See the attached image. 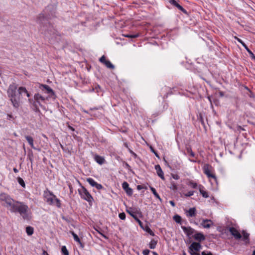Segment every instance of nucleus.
I'll return each mask as SVG.
<instances>
[{
  "mask_svg": "<svg viewBox=\"0 0 255 255\" xmlns=\"http://www.w3.org/2000/svg\"><path fill=\"white\" fill-rule=\"evenodd\" d=\"M55 11L56 5L49 4L37 17L36 22L39 25V30L45 35H52L55 33L53 26L48 21L49 18L55 15Z\"/></svg>",
  "mask_w": 255,
  "mask_h": 255,
  "instance_id": "obj_1",
  "label": "nucleus"
},
{
  "mask_svg": "<svg viewBox=\"0 0 255 255\" xmlns=\"http://www.w3.org/2000/svg\"><path fill=\"white\" fill-rule=\"evenodd\" d=\"M4 206L11 213H18L24 220H29L31 218L29 208L24 202L12 199V201L9 202Z\"/></svg>",
  "mask_w": 255,
  "mask_h": 255,
  "instance_id": "obj_2",
  "label": "nucleus"
},
{
  "mask_svg": "<svg viewBox=\"0 0 255 255\" xmlns=\"http://www.w3.org/2000/svg\"><path fill=\"white\" fill-rule=\"evenodd\" d=\"M7 95L10 98L13 106L18 108L19 106L20 96L17 91V86L14 84L10 85L7 90Z\"/></svg>",
  "mask_w": 255,
  "mask_h": 255,
  "instance_id": "obj_3",
  "label": "nucleus"
},
{
  "mask_svg": "<svg viewBox=\"0 0 255 255\" xmlns=\"http://www.w3.org/2000/svg\"><path fill=\"white\" fill-rule=\"evenodd\" d=\"M78 192L81 198L87 201L90 205L92 204L94 199L85 187L82 186L81 189H78Z\"/></svg>",
  "mask_w": 255,
  "mask_h": 255,
  "instance_id": "obj_4",
  "label": "nucleus"
},
{
  "mask_svg": "<svg viewBox=\"0 0 255 255\" xmlns=\"http://www.w3.org/2000/svg\"><path fill=\"white\" fill-rule=\"evenodd\" d=\"M43 196L45 199L46 202L48 204L54 205V199L56 196H55L52 192L47 189L44 191Z\"/></svg>",
  "mask_w": 255,
  "mask_h": 255,
  "instance_id": "obj_5",
  "label": "nucleus"
},
{
  "mask_svg": "<svg viewBox=\"0 0 255 255\" xmlns=\"http://www.w3.org/2000/svg\"><path fill=\"white\" fill-rule=\"evenodd\" d=\"M39 88L44 92L48 94L51 97L55 96V93L53 90L48 85L40 84Z\"/></svg>",
  "mask_w": 255,
  "mask_h": 255,
  "instance_id": "obj_6",
  "label": "nucleus"
},
{
  "mask_svg": "<svg viewBox=\"0 0 255 255\" xmlns=\"http://www.w3.org/2000/svg\"><path fill=\"white\" fill-rule=\"evenodd\" d=\"M12 198L6 193H1L0 194V201L4 202L6 205L9 202L12 201Z\"/></svg>",
  "mask_w": 255,
  "mask_h": 255,
  "instance_id": "obj_7",
  "label": "nucleus"
},
{
  "mask_svg": "<svg viewBox=\"0 0 255 255\" xmlns=\"http://www.w3.org/2000/svg\"><path fill=\"white\" fill-rule=\"evenodd\" d=\"M235 39H236L239 42H240L242 45L245 47V50H246L249 54H250V57L255 60V55L254 54V53L252 52L251 50L248 48L247 45L239 38L235 36Z\"/></svg>",
  "mask_w": 255,
  "mask_h": 255,
  "instance_id": "obj_8",
  "label": "nucleus"
},
{
  "mask_svg": "<svg viewBox=\"0 0 255 255\" xmlns=\"http://www.w3.org/2000/svg\"><path fill=\"white\" fill-rule=\"evenodd\" d=\"M46 99H47V98H45L39 93L35 94L34 96V100L36 101L41 108H43V106L41 104V101L44 102Z\"/></svg>",
  "mask_w": 255,
  "mask_h": 255,
  "instance_id": "obj_9",
  "label": "nucleus"
},
{
  "mask_svg": "<svg viewBox=\"0 0 255 255\" xmlns=\"http://www.w3.org/2000/svg\"><path fill=\"white\" fill-rule=\"evenodd\" d=\"M122 187L128 195L131 196L132 195L133 190L129 187V184L128 182L126 181L124 182L122 184Z\"/></svg>",
  "mask_w": 255,
  "mask_h": 255,
  "instance_id": "obj_10",
  "label": "nucleus"
},
{
  "mask_svg": "<svg viewBox=\"0 0 255 255\" xmlns=\"http://www.w3.org/2000/svg\"><path fill=\"white\" fill-rule=\"evenodd\" d=\"M87 181L89 183L92 187H96L98 190H100L103 188V186L98 183L93 179L91 178H88L87 179Z\"/></svg>",
  "mask_w": 255,
  "mask_h": 255,
  "instance_id": "obj_11",
  "label": "nucleus"
},
{
  "mask_svg": "<svg viewBox=\"0 0 255 255\" xmlns=\"http://www.w3.org/2000/svg\"><path fill=\"white\" fill-rule=\"evenodd\" d=\"M181 228L188 237H190L196 232V231L191 227L181 226Z\"/></svg>",
  "mask_w": 255,
  "mask_h": 255,
  "instance_id": "obj_12",
  "label": "nucleus"
},
{
  "mask_svg": "<svg viewBox=\"0 0 255 255\" xmlns=\"http://www.w3.org/2000/svg\"><path fill=\"white\" fill-rule=\"evenodd\" d=\"M210 166L209 164H205L203 167V170L204 173L208 177H212L214 179H216V176L210 172V170L209 169Z\"/></svg>",
  "mask_w": 255,
  "mask_h": 255,
  "instance_id": "obj_13",
  "label": "nucleus"
},
{
  "mask_svg": "<svg viewBox=\"0 0 255 255\" xmlns=\"http://www.w3.org/2000/svg\"><path fill=\"white\" fill-rule=\"evenodd\" d=\"M28 101L30 104L31 105L32 110L35 112H40V110L38 108L39 104L37 102L33 99H29Z\"/></svg>",
  "mask_w": 255,
  "mask_h": 255,
  "instance_id": "obj_14",
  "label": "nucleus"
},
{
  "mask_svg": "<svg viewBox=\"0 0 255 255\" xmlns=\"http://www.w3.org/2000/svg\"><path fill=\"white\" fill-rule=\"evenodd\" d=\"M201 248V245L199 243L193 242L189 247L190 251H199Z\"/></svg>",
  "mask_w": 255,
  "mask_h": 255,
  "instance_id": "obj_15",
  "label": "nucleus"
},
{
  "mask_svg": "<svg viewBox=\"0 0 255 255\" xmlns=\"http://www.w3.org/2000/svg\"><path fill=\"white\" fill-rule=\"evenodd\" d=\"M229 231L236 239H240L242 238L241 234L236 228L231 227L230 228Z\"/></svg>",
  "mask_w": 255,
  "mask_h": 255,
  "instance_id": "obj_16",
  "label": "nucleus"
},
{
  "mask_svg": "<svg viewBox=\"0 0 255 255\" xmlns=\"http://www.w3.org/2000/svg\"><path fill=\"white\" fill-rule=\"evenodd\" d=\"M169 2L173 5L176 7L185 14H187V11L175 0H168Z\"/></svg>",
  "mask_w": 255,
  "mask_h": 255,
  "instance_id": "obj_17",
  "label": "nucleus"
},
{
  "mask_svg": "<svg viewBox=\"0 0 255 255\" xmlns=\"http://www.w3.org/2000/svg\"><path fill=\"white\" fill-rule=\"evenodd\" d=\"M155 169L156 171L157 175L161 178V179L164 180V173L159 165H155Z\"/></svg>",
  "mask_w": 255,
  "mask_h": 255,
  "instance_id": "obj_18",
  "label": "nucleus"
},
{
  "mask_svg": "<svg viewBox=\"0 0 255 255\" xmlns=\"http://www.w3.org/2000/svg\"><path fill=\"white\" fill-rule=\"evenodd\" d=\"M25 138H26V140L27 141V142H28V143L29 144V145L31 146V147L32 148H33L34 149L37 150L38 151L40 150V148H37L34 146L33 139L31 136H29V135H25Z\"/></svg>",
  "mask_w": 255,
  "mask_h": 255,
  "instance_id": "obj_19",
  "label": "nucleus"
},
{
  "mask_svg": "<svg viewBox=\"0 0 255 255\" xmlns=\"http://www.w3.org/2000/svg\"><path fill=\"white\" fill-rule=\"evenodd\" d=\"M196 208L195 207L191 208L186 211V216L189 217H194L196 216Z\"/></svg>",
  "mask_w": 255,
  "mask_h": 255,
  "instance_id": "obj_20",
  "label": "nucleus"
},
{
  "mask_svg": "<svg viewBox=\"0 0 255 255\" xmlns=\"http://www.w3.org/2000/svg\"><path fill=\"white\" fill-rule=\"evenodd\" d=\"M194 238L195 240L201 242L205 240V237L204 235L201 233H197L194 236Z\"/></svg>",
  "mask_w": 255,
  "mask_h": 255,
  "instance_id": "obj_21",
  "label": "nucleus"
},
{
  "mask_svg": "<svg viewBox=\"0 0 255 255\" xmlns=\"http://www.w3.org/2000/svg\"><path fill=\"white\" fill-rule=\"evenodd\" d=\"M127 212L135 220H138V218L136 215V213L137 212V209H133L132 208H130L128 210H127Z\"/></svg>",
  "mask_w": 255,
  "mask_h": 255,
  "instance_id": "obj_22",
  "label": "nucleus"
},
{
  "mask_svg": "<svg viewBox=\"0 0 255 255\" xmlns=\"http://www.w3.org/2000/svg\"><path fill=\"white\" fill-rule=\"evenodd\" d=\"M211 224H213L212 221L208 219L203 220L201 223V225L204 228H209L211 226Z\"/></svg>",
  "mask_w": 255,
  "mask_h": 255,
  "instance_id": "obj_23",
  "label": "nucleus"
},
{
  "mask_svg": "<svg viewBox=\"0 0 255 255\" xmlns=\"http://www.w3.org/2000/svg\"><path fill=\"white\" fill-rule=\"evenodd\" d=\"M70 233L71 234V235H72V236L73 237V238H74V240L75 241L78 242L80 247L82 248H83L84 247V244L81 242L79 238L78 237V236H77V234H76L73 231H70Z\"/></svg>",
  "mask_w": 255,
  "mask_h": 255,
  "instance_id": "obj_24",
  "label": "nucleus"
},
{
  "mask_svg": "<svg viewBox=\"0 0 255 255\" xmlns=\"http://www.w3.org/2000/svg\"><path fill=\"white\" fill-rule=\"evenodd\" d=\"M94 159L100 165L104 164L105 162L104 158L98 155H96L94 157Z\"/></svg>",
  "mask_w": 255,
  "mask_h": 255,
  "instance_id": "obj_25",
  "label": "nucleus"
},
{
  "mask_svg": "<svg viewBox=\"0 0 255 255\" xmlns=\"http://www.w3.org/2000/svg\"><path fill=\"white\" fill-rule=\"evenodd\" d=\"M242 234L243 235V240L245 242L246 244H249L250 243V234L245 231H243Z\"/></svg>",
  "mask_w": 255,
  "mask_h": 255,
  "instance_id": "obj_26",
  "label": "nucleus"
},
{
  "mask_svg": "<svg viewBox=\"0 0 255 255\" xmlns=\"http://www.w3.org/2000/svg\"><path fill=\"white\" fill-rule=\"evenodd\" d=\"M199 190L200 191V193L202 195V196L204 198H208L209 197L208 194L207 192L204 191L203 189L204 188V187L202 185H200L198 187Z\"/></svg>",
  "mask_w": 255,
  "mask_h": 255,
  "instance_id": "obj_27",
  "label": "nucleus"
},
{
  "mask_svg": "<svg viewBox=\"0 0 255 255\" xmlns=\"http://www.w3.org/2000/svg\"><path fill=\"white\" fill-rule=\"evenodd\" d=\"M149 187H150V189L151 190V192H152V193L153 194L154 196L156 198H157V199H158L161 201V199L160 198L159 194L157 193L155 189L151 186H150Z\"/></svg>",
  "mask_w": 255,
  "mask_h": 255,
  "instance_id": "obj_28",
  "label": "nucleus"
},
{
  "mask_svg": "<svg viewBox=\"0 0 255 255\" xmlns=\"http://www.w3.org/2000/svg\"><path fill=\"white\" fill-rule=\"evenodd\" d=\"M34 229L33 228L28 226L26 228V232L28 236H31L33 234Z\"/></svg>",
  "mask_w": 255,
  "mask_h": 255,
  "instance_id": "obj_29",
  "label": "nucleus"
},
{
  "mask_svg": "<svg viewBox=\"0 0 255 255\" xmlns=\"http://www.w3.org/2000/svg\"><path fill=\"white\" fill-rule=\"evenodd\" d=\"M157 241H155L154 240H152L150 242L149 244V247L151 249H154L155 248L156 244H157Z\"/></svg>",
  "mask_w": 255,
  "mask_h": 255,
  "instance_id": "obj_30",
  "label": "nucleus"
},
{
  "mask_svg": "<svg viewBox=\"0 0 255 255\" xmlns=\"http://www.w3.org/2000/svg\"><path fill=\"white\" fill-rule=\"evenodd\" d=\"M104 64H105L107 68L112 69L115 68V66L109 60H107Z\"/></svg>",
  "mask_w": 255,
  "mask_h": 255,
  "instance_id": "obj_31",
  "label": "nucleus"
},
{
  "mask_svg": "<svg viewBox=\"0 0 255 255\" xmlns=\"http://www.w3.org/2000/svg\"><path fill=\"white\" fill-rule=\"evenodd\" d=\"M18 94L20 95V96L22 94V93H27V92H28L27 91V90L26 89V88L25 87H20L18 88Z\"/></svg>",
  "mask_w": 255,
  "mask_h": 255,
  "instance_id": "obj_32",
  "label": "nucleus"
},
{
  "mask_svg": "<svg viewBox=\"0 0 255 255\" xmlns=\"http://www.w3.org/2000/svg\"><path fill=\"white\" fill-rule=\"evenodd\" d=\"M54 205H55L58 208L61 207L60 200L58 199L56 196L54 199Z\"/></svg>",
  "mask_w": 255,
  "mask_h": 255,
  "instance_id": "obj_33",
  "label": "nucleus"
},
{
  "mask_svg": "<svg viewBox=\"0 0 255 255\" xmlns=\"http://www.w3.org/2000/svg\"><path fill=\"white\" fill-rule=\"evenodd\" d=\"M61 252L63 255H69V252L65 246L62 247Z\"/></svg>",
  "mask_w": 255,
  "mask_h": 255,
  "instance_id": "obj_34",
  "label": "nucleus"
},
{
  "mask_svg": "<svg viewBox=\"0 0 255 255\" xmlns=\"http://www.w3.org/2000/svg\"><path fill=\"white\" fill-rule=\"evenodd\" d=\"M173 220L177 223L181 224V217L178 215H176L174 216Z\"/></svg>",
  "mask_w": 255,
  "mask_h": 255,
  "instance_id": "obj_35",
  "label": "nucleus"
},
{
  "mask_svg": "<svg viewBox=\"0 0 255 255\" xmlns=\"http://www.w3.org/2000/svg\"><path fill=\"white\" fill-rule=\"evenodd\" d=\"M18 183L23 188L25 187V184L23 180L20 177L17 178Z\"/></svg>",
  "mask_w": 255,
  "mask_h": 255,
  "instance_id": "obj_36",
  "label": "nucleus"
},
{
  "mask_svg": "<svg viewBox=\"0 0 255 255\" xmlns=\"http://www.w3.org/2000/svg\"><path fill=\"white\" fill-rule=\"evenodd\" d=\"M187 152L190 154V155L191 157H194L195 156V154L194 153V152H193V151L192 150V149L190 147H187Z\"/></svg>",
  "mask_w": 255,
  "mask_h": 255,
  "instance_id": "obj_37",
  "label": "nucleus"
},
{
  "mask_svg": "<svg viewBox=\"0 0 255 255\" xmlns=\"http://www.w3.org/2000/svg\"><path fill=\"white\" fill-rule=\"evenodd\" d=\"M145 230L146 231V232H147L148 234H149L151 236H154L155 235L154 234V233L152 232V231L149 228V227L148 226H146L145 229Z\"/></svg>",
  "mask_w": 255,
  "mask_h": 255,
  "instance_id": "obj_38",
  "label": "nucleus"
},
{
  "mask_svg": "<svg viewBox=\"0 0 255 255\" xmlns=\"http://www.w3.org/2000/svg\"><path fill=\"white\" fill-rule=\"evenodd\" d=\"M170 188L173 190H176L177 189V186L175 182H171V186H170Z\"/></svg>",
  "mask_w": 255,
  "mask_h": 255,
  "instance_id": "obj_39",
  "label": "nucleus"
},
{
  "mask_svg": "<svg viewBox=\"0 0 255 255\" xmlns=\"http://www.w3.org/2000/svg\"><path fill=\"white\" fill-rule=\"evenodd\" d=\"M125 36L126 37L134 38L138 37L139 36V34H127V35H125Z\"/></svg>",
  "mask_w": 255,
  "mask_h": 255,
  "instance_id": "obj_40",
  "label": "nucleus"
},
{
  "mask_svg": "<svg viewBox=\"0 0 255 255\" xmlns=\"http://www.w3.org/2000/svg\"><path fill=\"white\" fill-rule=\"evenodd\" d=\"M189 185H190L192 188L194 189H196L198 187L197 183H194L193 181H190L189 183Z\"/></svg>",
  "mask_w": 255,
  "mask_h": 255,
  "instance_id": "obj_41",
  "label": "nucleus"
},
{
  "mask_svg": "<svg viewBox=\"0 0 255 255\" xmlns=\"http://www.w3.org/2000/svg\"><path fill=\"white\" fill-rule=\"evenodd\" d=\"M119 217L121 220H125L126 219V214L124 212L121 213L119 214Z\"/></svg>",
  "mask_w": 255,
  "mask_h": 255,
  "instance_id": "obj_42",
  "label": "nucleus"
},
{
  "mask_svg": "<svg viewBox=\"0 0 255 255\" xmlns=\"http://www.w3.org/2000/svg\"><path fill=\"white\" fill-rule=\"evenodd\" d=\"M28 156L29 157V160L31 162H32V157H33V153L31 150H30L28 154Z\"/></svg>",
  "mask_w": 255,
  "mask_h": 255,
  "instance_id": "obj_43",
  "label": "nucleus"
},
{
  "mask_svg": "<svg viewBox=\"0 0 255 255\" xmlns=\"http://www.w3.org/2000/svg\"><path fill=\"white\" fill-rule=\"evenodd\" d=\"M194 191H189L188 193L184 194V196L186 197H190L191 196L194 194Z\"/></svg>",
  "mask_w": 255,
  "mask_h": 255,
  "instance_id": "obj_44",
  "label": "nucleus"
},
{
  "mask_svg": "<svg viewBox=\"0 0 255 255\" xmlns=\"http://www.w3.org/2000/svg\"><path fill=\"white\" fill-rule=\"evenodd\" d=\"M99 61H100L101 63H102L104 64V63L106 62V61H107V60L106 59V57H105V56L104 55H103V56H102L100 58Z\"/></svg>",
  "mask_w": 255,
  "mask_h": 255,
  "instance_id": "obj_45",
  "label": "nucleus"
},
{
  "mask_svg": "<svg viewBox=\"0 0 255 255\" xmlns=\"http://www.w3.org/2000/svg\"><path fill=\"white\" fill-rule=\"evenodd\" d=\"M202 255H213L212 253L211 252H205L203 251L201 253Z\"/></svg>",
  "mask_w": 255,
  "mask_h": 255,
  "instance_id": "obj_46",
  "label": "nucleus"
},
{
  "mask_svg": "<svg viewBox=\"0 0 255 255\" xmlns=\"http://www.w3.org/2000/svg\"><path fill=\"white\" fill-rule=\"evenodd\" d=\"M163 160L165 162V165L169 167L170 169H172V167L170 165L169 163L166 160V159L164 158Z\"/></svg>",
  "mask_w": 255,
  "mask_h": 255,
  "instance_id": "obj_47",
  "label": "nucleus"
},
{
  "mask_svg": "<svg viewBox=\"0 0 255 255\" xmlns=\"http://www.w3.org/2000/svg\"><path fill=\"white\" fill-rule=\"evenodd\" d=\"M150 149H151V151L152 152H153V153H154L155 155L157 157L159 158V155H158V153H157V152H156V151H155L154 150V149H153L151 146L150 147Z\"/></svg>",
  "mask_w": 255,
  "mask_h": 255,
  "instance_id": "obj_48",
  "label": "nucleus"
},
{
  "mask_svg": "<svg viewBox=\"0 0 255 255\" xmlns=\"http://www.w3.org/2000/svg\"><path fill=\"white\" fill-rule=\"evenodd\" d=\"M150 251L149 250L146 249L143 251L142 254L143 255H148Z\"/></svg>",
  "mask_w": 255,
  "mask_h": 255,
  "instance_id": "obj_49",
  "label": "nucleus"
},
{
  "mask_svg": "<svg viewBox=\"0 0 255 255\" xmlns=\"http://www.w3.org/2000/svg\"><path fill=\"white\" fill-rule=\"evenodd\" d=\"M142 189H146V187H144L142 185H138L137 186V189L138 190H141Z\"/></svg>",
  "mask_w": 255,
  "mask_h": 255,
  "instance_id": "obj_50",
  "label": "nucleus"
},
{
  "mask_svg": "<svg viewBox=\"0 0 255 255\" xmlns=\"http://www.w3.org/2000/svg\"><path fill=\"white\" fill-rule=\"evenodd\" d=\"M172 178L175 180H178L179 179V176L177 174H171Z\"/></svg>",
  "mask_w": 255,
  "mask_h": 255,
  "instance_id": "obj_51",
  "label": "nucleus"
},
{
  "mask_svg": "<svg viewBox=\"0 0 255 255\" xmlns=\"http://www.w3.org/2000/svg\"><path fill=\"white\" fill-rule=\"evenodd\" d=\"M7 120H13L14 119V118L13 117L12 115H10V114H7Z\"/></svg>",
  "mask_w": 255,
  "mask_h": 255,
  "instance_id": "obj_52",
  "label": "nucleus"
},
{
  "mask_svg": "<svg viewBox=\"0 0 255 255\" xmlns=\"http://www.w3.org/2000/svg\"><path fill=\"white\" fill-rule=\"evenodd\" d=\"M191 255H200L199 253L194 252V251H189Z\"/></svg>",
  "mask_w": 255,
  "mask_h": 255,
  "instance_id": "obj_53",
  "label": "nucleus"
},
{
  "mask_svg": "<svg viewBox=\"0 0 255 255\" xmlns=\"http://www.w3.org/2000/svg\"><path fill=\"white\" fill-rule=\"evenodd\" d=\"M169 203L170 204V205L172 206V207H175V204L174 202V201L173 200H171L169 201Z\"/></svg>",
  "mask_w": 255,
  "mask_h": 255,
  "instance_id": "obj_54",
  "label": "nucleus"
},
{
  "mask_svg": "<svg viewBox=\"0 0 255 255\" xmlns=\"http://www.w3.org/2000/svg\"><path fill=\"white\" fill-rule=\"evenodd\" d=\"M125 167H126L127 168H128L129 170L130 169V165L127 162L125 163Z\"/></svg>",
  "mask_w": 255,
  "mask_h": 255,
  "instance_id": "obj_55",
  "label": "nucleus"
},
{
  "mask_svg": "<svg viewBox=\"0 0 255 255\" xmlns=\"http://www.w3.org/2000/svg\"><path fill=\"white\" fill-rule=\"evenodd\" d=\"M219 94V96L221 97H222L224 96V93L222 91H220Z\"/></svg>",
  "mask_w": 255,
  "mask_h": 255,
  "instance_id": "obj_56",
  "label": "nucleus"
},
{
  "mask_svg": "<svg viewBox=\"0 0 255 255\" xmlns=\"http://www.w3.org/2000/svg\"><path fill=\"white\" fill-rule=\"evenodd\" d=\"M42 255H49L47 252L45 250L43 251Z\"/></svg>",
  "mask_w": 255,
  "mask_h": 255,
  "instance_id": "obj_57",
  "label": "nucleus"
},
{
  "mask_svg": "<svg viewBox=\"0 0 255 255\" xmlns=\"http://www.w3.org/2000/svg\"><path fill=\"white\" fill-rule=\"evenodd\" d=\"M68 128L71 129L72 131H74L75 129L71 126H69Z\"/></svg>",
  "mask_w": 255,
  "mask_h": 255,
  "instance_id": "obj_58",
  "label": "nucleus"
},
{
  "mask_svg": "<svg viewBox=\"0 0 255 255\" xmlns=\"http://www.w3.org/2000/svg\"><path fill=\"white\" fill-rule=\"evenodd\" d=\"M13 170L15 173H17L18 172V170L16 168H14Z\"/></svg>",
  "mask_w": 255,
  "mask_h": 255,
  "instance_id": "obj_59",
  "label": "nucleus"
},
{
  "mask_svg": "<svg viewBox=\"0 0 255 255\" xmlns=\"http://www.w3.org/2000/svg\"><path fill=\"white\" fill-rule=\"evenodd\" d=\"M136 220L138 222V223H139V224L140 225V226L141 227H142V226H141V221H140L138 219V220Z\"/></svg>",
  "mask_w": 255,
  "mask_h": 255,
  "instance_id": "obj_60",
  "label": "nucleus"
},
{
  "mask_svg": "<svg viewBox=\"0 0 255 255\" xmlns=\"http://www.w3.org/2000/svg\"><path fill=\"white\" fill-rule=\"evenodd\" d=\"M129 151H130V152L131 154H132L133 155H134V156H136V154L134 152H133L132 150H129Z\"/></svg>",
  "mask_w": 255,
  "mask_h": 255,
  "instance_id": "obj_61",
  "label": "nucleus"
},
{
  "mask_svg": "<svg viewBox=\"0 0 255 255\" xmlns=\"http://www.w3.org/2000/svg\"><path fill=\"white\" fill-rule=\"evenodd\" d=\"M152 254H153V255H158V254L155 252H153Z\"/></svg>",
  "mask_w": 255,
  "mask_h": 255,
  "instance_id": "obj_62",
  "label": "nucleus"
},
{
  "mask_svg": "<svg viewBox=\"0 0 255 255\" xmlns=\"http://www.w3.org/2000/svg\"><path fill=\"white\" fill-rule=\"evenodd\" d=\"M62 219L64 220H65L67 222H68V220L65 217H62Z\"/></svg>",
  "mask_w": 255,
  "mask_h": 255,
  "instance_id": "obj_63",
  "label": "nucleus"
},
{
  "mask_svg": "<svg viewBox=\"0 0 255 255\" xmlns=\"http://www.w3.org/2000/svg\"><path fill=\"white\" fill-rule=\"evenodd\" d=\"M252 255H255V250L253 251Z\"/></svg>",
  "mask_w": 255,
  "mask_h": 255,
  "instance_id": "obj_64",
  "label": "nucleus"
}]
</instances>
